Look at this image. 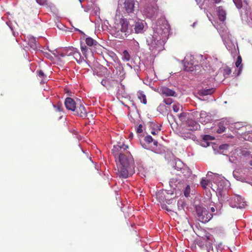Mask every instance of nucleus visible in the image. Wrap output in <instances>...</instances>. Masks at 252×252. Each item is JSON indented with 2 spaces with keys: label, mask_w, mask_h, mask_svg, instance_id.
<instances>
[{
  "label": "nucleus",
  "mask_w": 252,
  "mask_h": 252,
  "mask_svg": "<svg viewBox=\"0 0 252 252\" xmlns=\"http://www.w3.org/2000/svg\"><path fill=\"white\" fill-rule=\"evenodd\" d=\"M128 146L125 144L114 146L112 150L113 154L117 161L119 160V163H117L118 170L119 172V176L122 178H127L134 172V162L133 158L129 152L126 154L122 153V150H126Z\"/></svg>",
  "instance_id": "nucleus-1"
},
{
  "label": "nucleus",
  "mask_w": 252,
  "mask_h": 252,
  "mask_svg": "<svg viewBox=\"0 0 252 252\" xmlns=\"http://www.w3.org/2000/svg\"><path fill=\"white\" fill-rule=\"evenodd\" d=\"M131 32V26L126 18L121 19L119 23H115L114 26V35L117 38L125 39Z\"/></svg>",
  "instance_id": "nucleus-2"
},
{
  "label": "nucleus",
  "mask_w": 252,
  "mask_h": 252,
  "mask_svg": "<svg viewBox=\"0 0 252 252\" xmlns=\"http://www.w3.org/2000/svg\"><path fill=\"white\" fill-rule=\"evenodd\" d=\"M196 211L198 220L203 222H208L213 217V215L206 208L197 206Z\"/></svg>",
  "instance_id": "nucleus-3"
},
{
  "label": "nucleus",
  "mask_w": 252,
  "mask_h": 252,
  "mask_svg": "<svg viewBox=\"0 0 252 252\" xmlns=\"http://www.w3.org/2000/svg\"><path fill=\"white\" fill-rule=\"evenodd\" d=\"M144 13L147 17L155 19L159 13V9L157 5H149L146 7Z\"/></svg>",
  "instance_id": "nucleus-4"
},
{
  "label": "nucleus",
  "mask_w": 252,
  "mask_h": 252,
  "mask_svg": "<svg viewBox=\"0 0 252 252\" xmlns=\"http://www.w3.org/2000/svg\"><path fill=\"white\" fill-rule=\"evenodd\" d=\"M73 114L79 116L80 117L85 118L87 117V112L84 106L80 102L77 104L74 110H73Z\"/></svg>",
  "instance_id": "nucleus-5"
},
{
  "label": "nucleus",
  "mask_w": 252,
  "mask_h": 252,
  "mask_svg": "<svg viewBox=\"0 0 252 252\" xmlns=\"http://www.w3.org/2000/svg\"><path fill=\"white\" fill-rule=\"evenodd\" d=\"M184 127L186 130L193 131L198 129L200 127V126L193 120L189 118Z\"/></svg>",
  "instance_id": "nucleus-6"
},
{
  "label": "nucleus",
  "mask_w": 252,
  "mask_h": 252,
  "mask_svg": "<svg viewBox=\"0 0 252 252\" xmlns=\"http://www.w3.org/2000/svg\"><path fill=\"white\" fill-rule=\"evenodd\" d=\"M181 165H182V167L180 168V172L177 173V174L183 179L188 178L191 174V170L188 167L185 166L183 163H181Z\"/></svg>",
  "instance_id": "nucleus-7"
},
{
  "label": "nucleus",
  "mask_w": 252,
  "mask_h": 252,
  "mask_svg": "<svg viewBox=\"0 0 252 252\" xmlns=\"http://www.w3.org/2000/svg\"><path fill=\"white\" fill-rule=\"evenodd\" d=\"M216 11L219 20L221 22H224L226 19V12L222 6L217 7Z\"/></svg>",
  "instance_id": "nucleus-8"
},
{
  "label": "nucleus",
  "mask_w": 252,
  "mask_h": 252,
  "mask_svg": "<svg viewBox=\"0 0 252 252\" xmlns=\"http://www.w3.org/2000/svg\"><path fill=\"white\" fill-rule=\"evenodd\" d=\"M134 0H126L124 2V8L128 14L132 13L134 11Z\"/></svg>",
  "instance_id": "nucleus-9"
},
{
  "label": "nucleus",
  "mask_w": 252,
  "mask_h": 252,
  "mask_svg": "<svg viewBox=\"0 0 252 252\" xmlns=\"http://www.w3.org/2000/svg\"><path fill=\"white\" fill-rule=\"evenodd\" d=\"M64 105L67 109L73 111L75 110L77 103L71 97H67L64 101Z\"/></svg>",
  "instance_id": "nucleus-10"
},
{
  "label": "nucleus",
  "mask_w": 252,
  "mask_h": 252,
  "mask_svg": "<svg viewBox=\"0 0 252 252\" xmlns=\"http://www.w3.org/2000/svg\"><path fill=\"white\" fill-rule=\"evenodd\" d=\"M157 32L162 36H166L169 32V26L167 24L160 26L159 28H157Z\"/></svg>",
  "instance_id": "nucleus-11"
},
{
  "label": "nucleus",
  "mask_w": 252,
  "mask_h": 252,
  "mask_svg": "<svg viewBox=\"0 0 252 252\" xmlns=\"http://www.w3.org/2000/svg\"><path fill=\"white\" fill-rule=\"evenodd\" d=\"M144 23L143 21L138 20L137 21L135 22L134 25V31L136 33H142L144 29Z\"/></svg>",
  "instance_id": "nucleus-12"
},
{
  "label": "nucleus",
  "mask_w": 252,
  "mask_h": 252,
  "mask_svg": "<svg viewBox=\"0 0 252 252\" xmlns=\"http://www.w3.org/2000/svg\"><path fill=\"white\" fill-rule=\"evenodd\" d=\"M67 56H73L77 61L78 59L80 58V53L75 48H72L67 49Z\"/></svg>",
  "instance_id": "nucleus-13"
},
{
  "label": "nucleus",
  "mask_w": 252,
  "mask_h": 252,
  "mask_svg": "<svg viewBox=\"0 0 252 252\" xmlns=\"http://www.w3.org/2000/svg\"><path fill=\"white\" fill-rule=\"evenodd\" d=\"M161 92L163 95L166 96H175L176 93L167 87H163L161 89Z\"/></svg>",
  "instance_id": "nucleus-14"
},
{
  "label": "nucleus",
  "mask_w": 252,
  "mask_h": 252,
  "mask_svg": "<svg viewBox=\"0 0 252 252\" xmlns=\"http://www.w3.org/2000/svg\"><path fill=\"white\" fill-rule=\"evenodd\" d=\"M202 252H218V251L216 248L214 249L212 245L208 242L206 244L205 248L202 250Z\"/></svg>",
  "instance_id": "nucleus-15"
},
{
  "label": "nucleus",
  "mask_w": 252,
  "mask_h": 252,
  "mask_svg": "<svg viewBox=\"0 0 252 252\" xmlns=\"http://www.w3.org/2000/svg\"><path fill=\"white\" fill-rule=\"evenodd\" d=\"M188 114L187 113L182 112L178 116L179 120L181 122V124L185 125L187 121L189 119V118L188 117Z\"/></svg>",
  "instance_id": "nucleus-16"
},
{
  "label": "nucleus",
  "mask_w": 252,
  "mask_h": 252,
  "mask_svg": "<svg viewBox=\"0 0 252 252\" xmlns=\"http://www.w3.org/2000/svg\"><path fill=\"white\" fill-rule=\"evenodd\" d=\"M215 91V90L214 88H211V89H203L200 91V94L202 95H207L209 94H212Z\"/></svg>",
  "instance_id": "nucleus-17"
},
{
  "label": "nucleus",
  "mask_w": 252,
  "mask_h": 252,
  "mask_svg": "<svg viewBox=\"0 0 252 252\" xmlns=\"http://www.w3.org/2000/svg\"><path fill=\"white\" fill-rule=\"evenodd\" d=\"M242 198L240 196H236L231 199V202H234V206L236 207H240V203Z\"/></svg>",
  "instance_id": "nucleus-18"
},
{
  "label": "nucleus",
  "mask_w": 252,
  "mask_h": 252,
  "mask_svg": "<svg viewBox=\"0 0 252 252\" xmlns=\"http://www.w3.org/2000/svg\"><path fill=\"white\" fill-rule=\"evenodd\" d=\"M242 59L240 56H238L237 57V61L235 63V65L236 67H239V71L238 75H239L242 69V65H241Z\"/></svg>",
  "instance_id": "nucleus-19"
},
{
  "label": "nucleus",
  "mask_w": 252,
  "mask_h": 252,
  "mask_svg": "<svg viewBox=\"0 0 252 252\" xmlns=\"http://www.w3.org/2000/svg\"><path fill=\"white\" fill-rule=\"evenodd\" d=\"M180 134L181 136L185 139H190L193 137V135L191 132H185L184 130L180 131Z\"/></svg>",
  "instance_id": "nucleus-20"
},
{
  "label": "nucleus",
  "mask_w": 252,
  "mask_h": 252,
  "mask_svg": "<svg viewBox=\"0 0 252 252\" xmlns=\"http://www.w3.org/2000/svg\"><path fill=\"white\" fill-rule=\"evenodd\" d=\"M137 96L142 103H143L144 104H147L146 95L142 92H138Z\"/></svg>",
  "instance_id": "nucleus-21"
},
{
  "label": "nucleus",
  "mask_w": 252,
  "mask_h": 252,
  "mask_svg": "<svg viewBox=\"0 0 252 252\" xmlns=\"http://www.w3.org/2000/svg\"><path fill=\"white\" fill-rule=\"evenodd\" d=\"M38 76L41 79V82L42 83H45V82L47 80V76L44 74L43 71L41 70H40L37 71Z\"/></svg>",
  "instance_id": "nucleus-22"
},
{
  "label": "nucleus",
  "mask_w": 252,
  "mask_h": 252,
  "mask_svg": "<svg viewBox=\"0 0 252 252\" xmlns=\"http://www.w3.org/2000/svg\"><path fill=\"white\" fill-rule=\"evenodd\" d=\"M96 41L91 37H89L86 39V43L89 46H92L93 45H96Z\"/></svg>",
  "instance_id": "nucleus-23"
},
{
  "label": "nucleus",
  "mask_w": 252,
  "mask_h": 252,
  "mask_svg": "<svg viewBox=\"0 0 252 252\" xmlns=\"http://www.w3.org/2000/svg\"><path fill=\"white\" fill-rule=\"evenodd\" d=\"M122 60L124 61H129L130 59V56L127 50L124 51L123 53Z\"/></svg>",
  "instance_id": "nucleus-24"
},
{
  "label": "nucleus",
  "mask_w": 252,
  "mask_h": 252,
  "mask_svg": "<svg viewBox=\"0 0 252 252\" xmlns=\"http://www.w3.org/2000/svg\"><path fill=\"white\" fill-rule=\"evenodd\" d=\"M210 183L211 182L210 181L203 178L201 179L200 185L203 189H205Z\"/></svg>",
  "instance_id": "nucleus-25"
},
{
  "label": "nucleus",
  "mask_w": 252,
  "mask_h": 252,
  "mask_svg": "<svg viewBox=\"0 0 252 252\" xmlns=\"http://www.w3.org/2000/svg\"><path fill=\"white\" fill-rule=\"evenodd\" d=\"M81 49L83 54L86 57L87 55V52L89 51V50H91L90 48L87 47V46L85 45H81Z\"/></svg>",
  "instance_id": "nucleus-26"
},
{
  "label": "nucleus",
  "mask_w": 252,
  "mask_h": 252,
  "mask_svg": "<svg viewBox=\"0 0 252 252\" xmlns=\"http://www.w3.org/2000/svg\"><path fill=\"white\" fill-rule=\"evenodd\" d=\"M56 111L61 112L63 111V105L61 102H58L56 105H54Z\"/></svg>",
  "instance_id": "nucleus-27"
},
{
  "label": "nucleus",
  "mask_w": 252,
  "mask_h": 252,
  "mask_svg": "<svg viewBox=\"0 0 252 252\" xmlns=\"http://www.w3.org/2000/svg\"><path fill=\"white\" fill-rule=\"evenodd\" d=\"M233 1L237 8L240 9L242 8V0H233Z\"/></svg>",
  "instance_id": "nucleus-28"
},
{
  "label": "nucleus",
  "mask_w": 252,
  "mask_h": 252,
  "mask_svg": "<svg viewBox=\"0 0 252 252\" xmlns=\"http://www.w3.org/2000/svg\"><path fill=\"white\" fill-rule=\"evenodd\" d=\"M168 119L170 124H173L174 122H176L177 124V122H176L175 118L172 114L168 115Z\"/></svg>",
  "instance_id": "nucleus-29"
},
{
  "label": "nucleus",
  "mask_w": 252,
  "mask_h": 252,
  "mask_svg": "<svg viewBox=\"0 0 252 252\" xmlns=\"http://www.w3.org/2000/svg\"><path fill=\"white\" fill-rule=\"evenodd\" d=\"M144 141L146 143L150 144V143H152L153 141H154V139L151 136L147 135L145 137Z\"/></svg>",
  "instance_id": "nucleus-30"
},
{
  "label": "nucleus",
  "mask_w": 252,
  "mask_h": 252,
  "mask_svg": "<svg viewBox=\"0 0 252 252\" xmlns=\"http://www.w3.org/2000/svg\"><path fill=\"white\" fill-rule=\"evenodd\" d=\"M203 139L205 141H207L209 140H213L214 139V138L210 135H204L203 136Z\"/></svg>",
  "instance_id": "nucleus-31"
},
{
  "label": "nucleus",
  "mask_w": 252,
  "mask_h": 252,
  "mask_svg": "<svg viewBox=\"0 0 252 252\" xmlns=\"http://www.w3.org/2000/svg\"><path fill=\"white\" fill-rule=\"evenodd\" d=\"M163 102L166 104V105H170L173 102V99L171 98H165L163 100Z\"/></svg>",
  "instance_id": "nucleus-32"
},
{
  "label": "nucleus",
  "mask_w": 252,
  "mask_h": 252,
  "mask_svg": "<svg viewBox=\"0 0 252 252\" xmlns=\"http://www.w3.org/2000/svg\"><path fill=\"white\" fill-rule=\"evenodd\" d=\"M172 107L173 111L177 113L179 111L181 106L179 104H174Z\"/></svg>",
  "instance_id": "nucleus-33"
},
{
  "label": "nucleus",
  "mask_w": 252,
  "mask_h": 252,
  "mask_svg": "<svg viewBox=\"0 0 252 252\" xmlns=\"http://www.w3.org/2000/svg\"><path fill=\"white\" fill-rule=\"evenodd\" d=\"M37 3L41 5H47V2L46 0H36Z\"/></svg>",
  "instance_id": "nucleus-34"
},
{
  "label": "nucleus",
  "mask_w": 252,
  "mask_h": 252,
  "mask_svg": "<svg viewBox=\"0 0 252 252\" xmlns=\"http://www.w3.org/2000/svg\"><path fill=\"white\" fill-rule=\"evenodd\" d=\"M184 69L185 70L187 71H191L193 70V66H189V67H188L186 66V62H184Z\"/></svg>",
  "instance_id": "nucleus-35"
},
{
  "label": "nucleus",
  "mask_w": 252,
  "mask_h": 252,
  "mask_svg": "<svg viewBox=\"0 0 252 252\" xmlns=\"http://www.w3.org/2000/svg\"><path fill=\"white\" fill-rule=\"evenodd\" d=\"M143 126L142 124L139 125L138 127L136 128V132L138 133H141L143 132Z\"/></svg>",
  "instance_id": "nucleus-36"
},
{
  "label": "nucleus",
  "mask_w": 252,
  "mask_h": 252,
  "mask_svg": "<svg viewBox=\"0 0 252 252\" xmlns=\"http://www.w3.org/2000/svg\"><path fill=\"white\" fill-rule=\"evenodd\" d=\"M225 130V127L223 126H219V128L217 130V132L219 133H220L222 132H224Z\"/></svg>",
  "instance_id": "nucleus-37"
},
{
  "label": "nucleus",
  "mask_w": 252,
  "mask_h": 252,
  "mask_svg": "<svg viewBox=\"0 0 252 252\" xmlns=\"http://www.w3.org/2000/svg\"><path fill=\"white\" fill-rule=\"evenodd\" d=\"M224 70L225 74L226 75H229L231 72L230 68H229L228 67L225 68Z\"/></svg>",
  "instance_id": "nucleus-38"
},
{
  "label": "nucleus",
  "mask_w": 252,
  "mask_h": 252,
  "mask_svg": "<svg viewBox=\"0 0 252 252\" xmlns=\"http://www.w3.org/2000/svg\"><path fill=\"white\" fill-rule=\"evenodd\" d=\"M181 163H179V164H181ZM180 167H182V165H180V166H178L177 165V163H176V165H175V169H177V171H180Z\"/></svg>",
  "instance_id": "nucleus-39"
},
{
  "label": "nucleus",
  "mask_w": 252,
  "mask_h": 252,
  "mask_svg": "<svg viewBox=\"0 0 252 252\" xmlns=\"http://www.w3.org/2000/svg\"><path fill=\"white\" fill-rule=\"evenodd\" d=\"M177 181H178L177 179H176L175 178H172L170 180V183H176Z\"/></svg>",
  "instance_id": "nucleus-40"
},
{
  "label": "nucleus",
  "mask_w": 252,
  "mask_h": 252,
  "mask_svg": "<svg viewBox=\"0 0 252 252\" xmlns=\"http://www.w3.org/2000/svg\"><path fill=\"white\" fill-rule=\"evenodd\" d=\"M213 1L215 4H219L221 2L222 0H213Z\"/></svg>",
  "instance_id": "nucleus-41"
},
{
  "label": "nucleus",
  "mask_w": 252,
  "mask_h": 252,
  "mask_svg": "<svg viewBox=\"0 0 252 252\" xmlns=\"http://www.w3.org/2000/svg\"><path fill=\"white\" fill-rule=\"evenodd\" d=\"M160 130V129H159L158 130V131H154V130H153L151 131V133L153 134V135H157L158 134V133L159 132V131Z\"/></svg>",
  "instance_id": "nucleus-42"
},
{
  "label": "nucleus",
  "mask_w": 252,
  "mask_h": 252,
  "mask_svg": "<svg viewBox=\"0 0 252 252\" xmlns=\"http://www.w3.org/2000/svg\"><path fill=\"white\" fill-rule=\"evenodd\" d=\"M195 1L198 4H199L202 2V0H195Z\"/></svg>",
  "instance_id": "nucleus-43"
},
{
  "label": "nucleus",
  "mask_w": 252,
  "mask_h": 252,
  "mask_svg": "<svg viewBox=\"0 0 252 252\" xmlns=\"http://www.w3.org/2000/svg\"><path fill=\"white\" fill-rule=\"evenodd\" d=\"M153 142H154V145H156V146L158 145V142L157 141H156V140H154V141H153Z\"/></svg>",
  "instance_id": "nucleus-44"
},
{
  "label": "nucleus",
  "mask_w": 252,
  "mask_h": 252,
  "mask_svg": "<svg viewBox=\"0 0 252 252\" xmlns=\"http://www.w3.org/2000/svg\"><path fill=\"white\" fill-rule=\"evenodd\" d=\"M162 208H164V209H166L167 211H171V210H170V209H168V208L166 207V206L165 207H162Z\"/></svg>",
  "instance_id": "nucleus-45"
},
{
  "label": "nucleus",
  "mask_w": 252,
  "mask_h": 252,
  "mask_svg": "<svg viewBox=\"0 0 252 252\" xmlns=\"http://www.w3.org/2000/svg\"><path fill=\"white\" fill-rule=\"evenodd\" d=\"M211 210L212 212H214L215 211V209L214 207H212L211 208Z\"/></svg>",
  "instance_id": "nucleus-46"
},
{
  "label": "nucleus",
  "mask_w": 252,
  "mask_h": 252,
  "mask_svg": "<svg viewBox=\"0 0 252 252\" xmlns=\"http://www.w3.org/2000/svg\"><path fill=\"white\" fill-rule=\"evenodd\" d=\"M189 193H188V192H185V195L186 196H188V195H189Z\"/></svg>",
  "instance_id": "nucleus-47"
},
{
  "label": "nucleus",
  "mask_w": 252,
  "mask_h": 252,
  "mask_svg": "<svg viewBox=\"0 0 252 252\" xmlns=\"http://www.w3.org/2000/svg\"><path fill=\"white\" fill-rule=\"evenodd\" d=\"M250 164L252 165V159L250 161Z\"/></svg>",
  "instance_id": "nucleus-48"
},
{
  "label": "nucleus",
  "mask_w": 252,
  "mask_h": 252,
  "mask_svg": "<svg viewBox=\"0 0 252 252\" xmlns=\"http://www.w3.org/2000/svg\"><path fill=\"white\" fill-rule=\"evenodd\" d=\"M61 56H62V57H64V55H62V54L61 55Z\"/></svg>",
  "instance_id": "nucleus-49"
}]
</instances>
